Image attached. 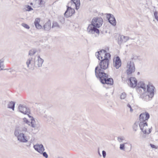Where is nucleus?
Instances as JSON below:
<instances>
[{
  "label": "nucleus",
  "mask_w": 158,
  "mask_h": 158,
  "mask_svg": "<svg viewBox=\"0 0 158 158\" xmlns=\"http://www.w3.org/2000/svg\"><path fill=\"white\" fill-rule=\"evenodd\" d=\"M100 60L99 65L96 66L95 69L96 77L99 79L102 83L112 85L114 83L113 79L111 78H109L108 74L105 71L108 68L109 60L103 59Z\"/></svg>",
  "instance_id": "obj_1"
},
{
  "label": "nucleus",
  "mask_w": 158,
  "mask_h": 158,
  "mask_svg": "<svg viewBox=\"0 0 158 158\" xmlns=\"http://www.w3.org/2000/svg\"><path fill=\"white\" fill-rule=\"evenodd\" d=\"M149 117V114L146 111L141 113L139 116V127L142 132L146 134H149L151 131V128L148 127L147 123Z\"/></svg>",
  "instance_id": "obj_2"
},
{
  "label": "nucleus",
  "mask_w": 158,
  "mask_h": 158,
  "mask_svg": "<svg viewBox=\"0 0 158 158\" xmlns=\"http://www.w3.org/2000/svg\"><path fill=\"white\" fill-rule=\"evenodd\" d=\"M14 135L17 137V139L19 142L22 143H27L28 142V139L27 137L23 133H20V131L19 128L15 129Z\"/></svg>",
  "instance_id": "obj_3"
},
{
  "label": "nucleus",
  "mask_w": 158,
  "mask_h": 158,
  "mask_svg": "<svg viewBox=\"0 0 158 158\" xmlns=\"http://www.w3.org/2000/svg\"><path fill=\"white\" fill-rule=\"evenodd\" d=\"M128 69L127 72L128 75L130 76L135 70V67L134 63L131 61H128L127 63Z\"/></svg>",
  "instance_id": "obj_4"
},
{
  "label": "nucleus",
  "mask_w": 158,
  "mask_h": 158,
  "mask_svg": "<svg viewBox=\"0 0 158 158\" xmlns=\"http://www.w3.org/2000/svg\"><path fill=\"white\" fill-rule=\"evenodd\" d=\"M103 19L100 17H96L92 20L91 23L93 24L96 27L99 28L102 25Z\"/></svg>",
  "instance_id": "obj_5"
},
{
  "label": "nucleus",
  "mask_w": 158,
  "mask_h": 158,
  "mask_svg": "<svg viewBox=\"0 0 158 158\" xmlns=\"http://www.w3.org/2000/svg\"><path fill=\"white\" fill-rule=\"evenodd\" d=\"M87 31L88 33L91 34H94L95 33L97 34L99 33V29L92 23L89 25Z\"/></svg>",
  "instance_id": "obj_6"
},
{
  "label": "nucleus",
  "mask_w": 158,
  "mask_h": 158,
  "mask_svg": "<svg viewBox=\"0 0 158 158\" xmlns=\"http://www.w3.org/2000/svg\"><path fill=\"white\" fill-rule=\"evenodd\" d=\"M155 87L150 82H148L147 85V92L146 93L150 95V96L153 97L154 96V89Z\"/></svg>",
  "instance_id": "obj_7"
},
{
  "label": "nucleus",
  "mask_w": 158,
  "mask_h": 158,
  "mask_svg": "<svg viewBox=\"0 0 158 158\" xmlns=\"http://www.w3.org/2000/svg\"><path fill=\"white\" fill-rule=\"evenodd\" d=\"M19 109L20 112L24 114L29 115L30 113V110L25 105L20 104L19 106Z\"/></svg>",
  "instance_id": "obj_8"
},
{
  "label": "nucleus",
  "mask_w": 158,
  "mask_h": 158,
  "mask_svg": "<svg viewBox=\"0 0 158 158\" xmlns=\"http://www.w3.org/2000/svg\"><path fill=\"white\" fill-rule=\"evenodd\" d=\"M67 9L64 13V16L66 18L71 16L74 13L75 10L71 7L67 6Z\"/></svg>",
  "instance_id": "obj_9"
},
{
  "label": "nucleus",
  "mask_w": 158,
  "mask_h": 158,
  "mask_svg": "<svg viewBox=\"0 0 158 158\" xmlns=\"http://www.w3.org/2000/svg\"><path fill=\"white\" fill-rule=\"evenodd\" d=\"M107 17L108 20L109 22L113 26H115L116 25V22L114 16L110 14H107Z\"/></svg>",
  "instance_id": "obj_10"
},
{
  "label": "nucleus",
  "mask_w": 158,
  "mask_h": 158,
  "mask_svg": "<svg viewBox=\"0 0 158 158\" xmlns=\"http://www.w3.org/2000/svg\"><path fill=\"white\" fill-rule=\"evenodd\" d=\"M121 64V60L119 57L117 56L116 57L115 59H114L113 65L116 69H118L120 67Z\"/></svg>",
  "instance_id": "obj_11"
},
{
  "label": "nucleus",
  "mask_w": 158,
  "mask_h": 158,
  "mask_svg": "<svg viewBox=\"0 0 158 158\" xmlns=\"http://www.w3.org/2000/svg\"><path fill=\"white\" fill-rule=\"evenodd\" d=\"M35 149L39 153H42L44 151V148L42 144H37L34 145Z\"/></svg>",
  "instance_id": "obj_12"
},
{
  "label": "nucleus",
  "mask_w": 158,
  "mask_h": 158,
  "mask_svg": "<svg viewBox=\"0 0 158 158\" xmlns=\"http://www.w3.org/2000/svg\"><path fill=\"white\" fill-rule=\"evenodd\" d=\"M153 97L152 96H150V95L145 92V93L141 94L140 95L139 98L145 101H148L150 100Z\"/></svg>",
  "instance_id": "obj_13"
},
{
  "label": "nucleus",
  "mask_w": 158,
  "mask_h": 158,
  "mask_svg": "<svg viewBox=\"0 0 158 158\" xmlns=\"http://www.w3.org/2000/svg\"><path fill=\"white\" fill-rule=\"evenodd\" d=\"M106 51L105 50H102L100 51H98L96 53L95 55L97 58L99 60L103 59V56H104L105 53L106 52Z\"/></svg>",
  "instance_id": "obj_14"
},
{
  "label": "nucleus",
  "mask_w": 158,
  "mask_h": 158,
  "mask_svg": "<svg viewBox=\"0 0 158 158\" xmlns=\"http://www.w3.org/2000/svg\"><path fill=\"white\" fill-rule=\"evenodd\" d=\"M26 64L28 68H31L35 64L34 59L32 57L29 58L27 61Z\"/></svg>",
  "instance_id": "obj_15"
},
{
  "label": "nucleus",
  "mask_w": 158,
  "mask_h": 158,
  "mask_svg": "<svg viewBox=\"0 0 158 158\" xmlns=\"http://www.w3.org/2000/svg\"><path fill=\"white\" fill-rule=\"evenodd\" d=\"M137 81L135 77H131L129 78V85L131 87L134 88L137 85Z\"/></svg>",
  "instance_id": "obj_16"
},
{
  "label": "nucleus",
  "mask_w": 158,
  "mask_h": 158,
  "mask_svg": "<svg viewBox=\"0 0 158 158\" xmlns=\"http://www.w3.org/2000/svg\"><path fill=\"white\" fill-rule=\"evenodd\" d=\"M72 4V5L75 6L77 10L78 9L80 5V0H71L70 2L69 3L68 5Z\"/></svg>",
  "instance_id": "obj_17"
},
{
  "label": "nucleus",
  "mask_w": 158,
  "mask_h": 158,
  "mask_svg": "<svg viewBox=\"0 0 158 158\" xmlns=\"http://www.w3.org/2000/svg\"><path fill=\"white\" fill-rule=\"evenodd\" d=\"M51 21L49 20L43 26L42 29L44 31H48L51 28Z\"/></svg>",
  "instance_id": "obj_18"
},
{
  "label": "nucleus",
  "mask_w": 158,
  "mask_h": 158,
  "mask_svg": "<svg viewBox=\"0 0 158 158\" xmlns=\"http://www.w3.org/2000/svg\"><path fill=\"white\" fill-rule=\"evenodd\" d=\"M37 59L35 61V64H37L38 67H41L42 66L44 60L41 58L39 56H37Z\"/></svg>",
  "instance_id": "obj_19"
},
{
  "label": "nucleus",
  "mask_w": 158,
  "mask_h": 158,
  "mask_svg": "<svg viewBox=\"0 0 158 158\" xmlns=\"http://www.w3.org/2000/svg\"><path fill=\"white\" fill-rule=\"evenodd\" d=\"M31 120V122H30L26 118H23V121L24 122L27 123L29 125L31 126L32 127L35 128L36 127V124L34 123V122L35 120L34 119L32 120V119Z\"/></svg>",
  "instance_id": "obj_20"
},
{
  "label": "nucleus",
  "mask_w": 158,
  "mask_h": 158,
  "mask_svg": "<svg viewBox=\"0 0 158 158\" xmlns=\"http://www.w3.org/2000/svg\"><path fill=\"white\" fill-rule=\"evenodd\" d=\"M40 22V19L38 18H36L34 22V24L36 28L38 29H41L42 28L41 25L39 24Z\"/></svg>",
  "instance_id": "obj_21"
},
{
  "label": "nucleus",
  "mask_w": 158,
  "mask_h": 158,
  "mask_svg": "<svg viewBox=\"0 0 158 158\" xmlns=\"http://www.w3.org/2000/svg\"><path fill=\"white\" fill-rule=\"evenodd\" d=\"M126 144H127L128 146L130 148L129 149L128 151H131V144H129L127 143H125L123 144H121L120 145V149L121 150H123L124 151H125V145Z\"/></svg>",
  "instance_id": "obj_22"
},
{
  "label": "nucleus",
  "mask_w": 158,
  "mask_h": 158,
  "mask_svg": "<svg viewBox=\"0 0 158 158\" xmlns=\"http://www.w3.org/2000/svg\"><path fill=\"white\" fill-rule=\"evenodd\" d=\"M136 91L137 92L140 94H143V93L146 92V88H136Z\"/></svg>",
  "instance_id": "obj_23"
},
{
  "label": "nucleus",
  "mask_w": 158,
  "mask_h": 158,
  "mask_svg": "<svg viewBox=\"0 0 158 158\" xmlns=\"http://www.w3.org/2000/svg\"><path fill=\"white\" fill-rule=\"evenodd\" d=\"M146 88V86L145 84L143 82L141 81L138 83L136 88Z\"/></svg>",
  "instance_id": "obj_24"
},
{
  "label": "nucleus",
  "mask_w": 158,
  "mask_h": 158,
  "mask_svg": "<svg viewBox=\"0 0 158 158\" xmlns=\"http://www.w3.org/2000/svg\"><path fill=\"white\" fill-rule=\"evenodd\" d=\"M15 103L11 101L9 102L8 105V108H10L14 110Z\"/></svg>",
  "instance_id": "obj_25"
},
{
  "label": "nucleus",
  "mask_w": 158,
  "mask_h": 158,
  "mask_svg": "<svg viewBox=\"0 0 158 158\" xmlns=\"http://www.w3.org/2000/svg\"><path fill=\"white\" fill-rule=\"evenodd\" d=\"M120 41L122 42H125L129 40V37L128 36H125L123 35H122L120 37Z\"/></svg>",
  "instance_id": "obj_26"
},
{
  "label": "nucleus",
  "mask_w": 158,
  "mask_h": 158,
  "mask_svg": "<svg viewBox=\"0 0 158 158\" xmlns=\"http://www.w3.org/2000/svg\"><path fill=\"white\" fill-rule=\"evenodd\" d=\"M139 125V123L138 122H136L134 124L133 126V130L135 131H136L138 127V125Z\"/></svg>",
  "instance_id": "obj_27"
},
{
  "label": "nucleus",
  "mask_w": 158,
  "mask_h": 158,
  "mask_svg": "<svg viewBox=\"0 0 158 158\" xmlns=\"http://www.w3.org/2000/svg\"><path fill=\"white\" fill-rule=\"evenodd\" d=\"M37 52V50L35 49H32L29 52V55L31 56L34 55Z\"/></svg>",
  "instance_id": "obj_28"
},
{
  "label": "nucleus",
  "mask_w": 158,
  "mask_h": 158,
  "mask_svg": "<svg viewBox=\"0 0 158 158\" xmlns=\"http://www.w3.org/2000/svg\"><path fill=\"white\" fill-rule=\"evenodd\" d=\"M110 54L109 53L106 52L105 53V55L104 56V58L103 59H105L106 60H109V59L110 58Z\"/></svg>",
  "instance_id": "obj_29"
},
{
  "label": "nucleus",
  "mask_w": 158,
  "mask_h": 158,
  "mask_svg": "<svg viewBox=\"0 0 158 158\" xmlns=\"http://www.w3.org/2000/svg\"><path fill=\"white\" fill-rule=\"evenodd\" d=\"M4 66L3 64V61L1 60H0V71L4 70Z\"/></svg>",
  "instance_id": "obj_30"
},
{
  "label": "nucleus",
  "mask_w": 158,
  "mask_h": 158,
  "mask_svg": "<svg viewBox=\"0 0 158 158\" xmlns=\"http://www.w3.org/2000/svg\"><path fill=\"white\" fill-rule=\"evenodd\" d=\"M45 3V2L43 0H39V6H44Z\"/></svg>",
  "instance_id": "obj_31"
},
{
  "label": "nucleus",
  "mask_w": 158,
  "mask_h": 158,
  "mask_svg": "<svg viewBox=\"0 0 158 158\" xmlns=\"http://www.w3.org/2000/svg\"><path fill=\"white\" fill-rule=\"evenodd\" d=\"M55 27H57V28L60 27V26L56 22H53L52 23V28H53Z\"/></svg>",
  "instance_id": "obj_32"
},
{
  "label": "nucleus",
  "mask_w": 158,
  "mask_h": 158,
  "mask_svg": "<svg viewBox=\"0 0 158 158\" xmlns=\"http://www.w3.org/2000/svg\"><path fill=\"white\" fill-rule=\"evenodd\" d=\"M20 131V133H25L27 131V128L26 127H23L21 128V129H19Z\"/></svg>",
  "instance_id": "obj_33"
},
{
  "label": "nucleus",
  "mask_w": 158,
  "mask_h": 158,
  "mask_svg": "<svg viewBox=\"0 0 158 158\" xmlns=\"http://www.w3.org/2000/svg\"><path fill=\"white\" fill-rule=\"evenodd\" d=\"M118 140L119 142H122L124 140L125 138L123 136H119L118 137Z\"/></svg>",
  "instance_id": "obj_34"
},
{
  "label": "nucleus",
  "mask_w": 158,
  "mask_h": 158,
  "mask_svg": "<svg viewBox=\"0 0 158 158\" xmlns=\"http://www.w3.org/2000/svg\"><path fill=\"white\" fill-rule=\"evenodd\" d=\"M126 94L125 93H123L120 95V98L121 99H124L126 97Z\"/></svg>",
  "instance_id": "obj_35"
},
{
  "label": "nucleus",
  "mask_w": 158,
  "mask_h": 158,
  "mask_svg": "<svg viewBox=\"0 0 158 158\" xmlns=\"http://www.w3.org/2000/svg\"><path fill=\"white\" fill-rule=\"evenodd\" d=\"M53 120V118L51 116H48V118L47 119L46 121L48 123L52 122Z\"/></svg>",
  "instance_id": "obj_36"
},
{
  "label": "nucleus",
  "mask_w": 158,
  "mask_h": 158,
  "mask_svg": "<svg viewBox=\"0 0 158 158\" xmlns=\"http://www.w3.org/2000/svg\"><path fill=\"white\" fill-rule=\"evenodd\" d=\"M22 26L24 28L29 29L30 28V27L27 24L25 23H22L21 24Z\"/></svg>",
  "instance_id": "obj_37"
},
{
  "label": "nucleus",
  "mask_w": 158,
  "mask_h": 158,
  "mask_svg": "<svg viewBox=\"0 0 158 158\" xmlns=\"http://www.w3.org/2000/svg\"><path fill=\"white\" fill-rule=\"evenodd\" d=\"M158 12L157 11H155L154 13V15L155 19L158 22Z\"/></svg>",
  "instance_id": "obj_38"
},
{
  "label": "nucleus",
  "mask_w": 158,
  "mask_h": 158,
  "mask_svg": "<svg viewBox=\"0 0 158 158\" xmlns=\"http://www.w3.org/2000/svg\"><path fill=\"white\" fill-rule=\"evenodd\" d=\"M41 154H42L43 156L45 158H48V155L46 152H43L42 153H40Z\"/></svg>",
  "instance_id": "obj_39"
},
{
  "label": "nucleus",
  "mask_w": 158,
  "mask_h": 158,
  "mask_svg": "<svg viewBox=\"0 0 158 158\" xmlns=\"http://www.w3.org/2000/svg\"><path fill=\"white\" fill-rule=\"evenodd\" d=\"M26 8H27V10L28 11H30L33 10V9L31 8V7L29 5H27Z\"/></svg>",
  "instance_id": "obj_40"
},
{
  "label": "nucleus",
  "mask_w": 158,
  "mask_h": 158,
  "mask_svg": "<svg viewBox=\"0 0 158 158\" xmlns=\"http://www.w3.org/2000/svg\"><path fill=\"white\" fill-rule=\"evenodd\" d=\"M102 156L103 158H105L106 156V152L105 151H102Z\"/></svg>",
  "instance_id": "obj_41"
},
{
  "label": "nucleus",
  "mask_w": 158,
  "mask_h": 158,
  "mask_svg": "<svg viewBox=\"0 0 158 158\" xmlns=\"http://www.w3.org/2000/svg\"><path fill=\"white\" fill-rule=\"evenodd\" d=\"M127 106L130 108V111L132 112L133 111V110L131 106L129 104H128L127 105Z\"/></svg>",
  "instance_id": "obj_42"
},
{
  "label": "nucleus",
  "mask_w": 158,
  "mask_h": 158,
  "mask_svg": "<svg viewBox=\"0 0 158 158\" xmlns=\"http://www.w3.org/2000/svg\"><path fill=\"white\" fill-rule=\"evenodd\" d=\"M150 146L152 148H156V146H155L154 144H150Z\"/></svg>",
  "instance_id": "obj_43"
},
{
  "label": "nucleus",
  "mask_w": 158,
  "mask_h": 158,
  "mask_svg": "<svg viewBox=\"0 0 158 158\" xmlns=\"http://www.w3.org/2000/svg\"><path fill=\"white\" fill-rule=\"evenodd\" d=\"M44 117L47 119L48 118V116L46 115H44Z\"/></svg>",
  "instance_id": "obj_44"
},
{
  "label": "nucleus",
  "mask_w": 158,
  "mask_h": 158,
  "mask_svg": "<svg viewBox=\"0 0 158 158\" xmlns=\"http://www.w3.org/2000/svg\"><path fill=\"white\" fill-rule=\"evenodd\" d=\"M62 19L63 20V22H64V18H62Z\"/></svg>",
  "instance_id": "obj_45"
},
{
  "label": "nucleus",
  "mask_w": 158,
  "mask_h": 158,
  "mask_svg": "<svg viewBox=\"0 0 158 158\" xmlns=\"http://www.w3.org/2000/svg\"><path fill=\"white\" fill-rule=\"evenodd\" d=\"M134 59V57H132L131 58L132 60L133 59Z\"/></svg>",
  "instance_id": "obj_46"
},
{
  "label": "nucleus",
  "mask_w": 158,
  "mask_h": 158,
  "mask_svg": "<svg viewBox=\"0 0 158 158\" xmlns=\"http://www.w3.org/2000/svg\"><path fill=\"white\" fill-rule=\"evenodd\" d=\"M98 153H99V155H100V156H101V155L100 154V152H98Z\"/></svg>",
  "instance_id": "obj_47"
},
{
  "label": "nucleus",
  "mask_w": 158,
  "mask_h": 158,
  "mask_svg": "<svg viewBox=\"0 0 158 158\" xmlns=\"http://www.w3.org/2000/svg\"><path fill=\"white\" fill-rule=\"evenodd\" d=\"M30 4L31 5H32L33 3H32L31 2V3H30Z\"/></svg>",
  "instance_id": "obj_48"
},
{
  "label": "nucleus",
  "mask_w": 158,
  "mask_h": 158,
  "mask_svg": "<svg viewBox=\"0 0 158 158\" xmlns=\"http://www.w3.org/2000/svg\"><path fill=\"white\" fill-rule=\"evenodd\" d=\"M139 74V72H138L137 73V74Z\"/></svg>",
  "instance_id": "obj_49"
}]
</instances>
